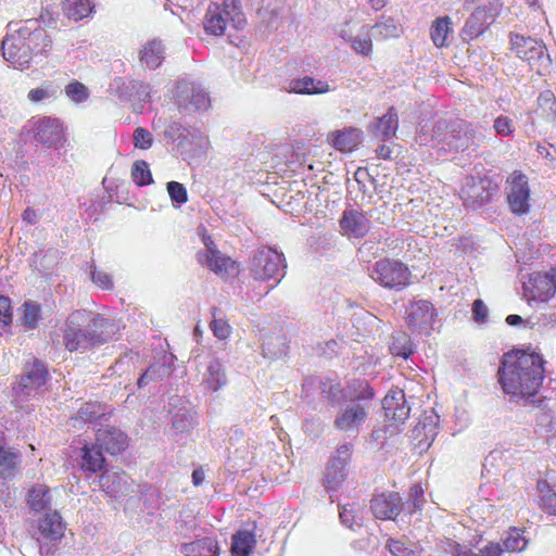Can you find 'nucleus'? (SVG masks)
Segmentation results:
<instances>
[{"mask_svg":"<svg viewBox=\"0 0 556 556\" xmlns=\"http://www.w3.org/2000/svg\"><path fill=\"white\" fill-rule=\"evenodd\" d=\"M8 27L12 33L3 38L1 49L4 60L14 68H29L33 63H39L49 55L52 39L38 20L11 22Z\"/></svg>","mask_w":556,"mask_h":556,"instance_id":"1","label":"nucleus"},{"mask_svg":"<svg viewBox=\"0 0 556 556\" xmlns=\"http://www.w3.org/2000/svg\"><path fill=\"white\" fill-rule=\"evenodd\" d=\"M498 375L503 391L513 400L529 399L536 394L542 384L543 359L536 353L505 355Z\"/></svg>","mask_w":556,"mask_h":556,"instance_id":"2","label":"nucleus"},{"mask_svg":"<svg viewBox=\"0 0 556 556\" xmlns=\"http://www.w3.org/2000/svg\"><path fill=\"white\" fill-rule=\"evenodd\" d=\"M416 141L444 152H470L478 147L476 127L464 119L441 118L433 125L422 124L417 130Z\"/></svg>","mask_w":556,"mask_h":556,"instance_id":"3","label":"nucleus"},{"mask_svg":"<svg viewBox=\"0 0 556 556\" xmlns=\"http://www.w3.org/2000/svg\"><path fill=\"white\" fill-rule=\"evenodd\" d=\"M115 326L100 314L79 309L66 319L63 329V343L71 352H85L105 343L114 334Z\"/></svg>","mask_w":556,"mask_h":556,"instance_id":"4","label":"nucleus"},{"mask_svg":"<svg viewBox=\"0 0 556 556\" xmlns=\"http://www.w3.org/2000/svg\"><path fill=\"white\" fill-rule=\"evenodd\" d=\"M527 546V540L522 535V531L519 529H511L507 532L503 539V546L498 543H489L483 548L479 549L478 553L467 548L465 545L445 539L440 542V549L451 556H501L503 552H520Z\"/></svg>","mask_w":556,"mask_h":556,"instance_id":"5","label":"nucleus"},{"mask_svg":"<svg viewBox=\"0 0 556 556\" xmlns=\"http://www.w3.org/2000/svg\"><path fill=\"white\" fill-rule=\"evenodd\" d=\"M287 262L283 253L270 247H261L249 262L250 275L260 281L274 280L271 288L277 286L286 275Z\"/></svg>","mask_w":556,"mask_h":556,"instance_id":"6","label":"nucleus"},{"mask_svg":"<svg viewBox=\"0 0 556 556\" xmlns=\"http://www.w3.org/2000/svg\"><path fill=\"white\" fill-rule=\"evenodd\" d=\"M319 389L323 397H325L329 405L336 406L341 400L346 402L363 403L365 406L371 407V401L375 396L372 388L367 380L354 379L341 388L340 383L330 379L320 380Z\"/></svg>","mask_w":556,"mask_h":556,"instance_id":"7","label":"nucleus"},{"mask_svg":"<svg viewBox=\"0 0 556 556\" xmlns=\"http://www.w3.org/2000/svg\"><path fill=\"white\" fill-rule=\"evenodd\" d=\"M369 276L381 287L400 291L409 285L412 274L401 261L382 258L371 266Z\"/></svg>","mask_w":556,"mask_h":556,"instance_id":"8","label":"nucleus"},{"mask_svg":"<svg viewBox=\"0 0 556 556\" xmlns=\"http://www.w3.org/2000/svg\"><path fill=\"white\" fill-rule=\"evenodd\" d=\"M510 41L517 56L528 62L536 74L543 76L548 73L552 61L542 41L518 34L513 35Z\"/></svg>","mask_w":556,"mask_h":556,"instance_id":"9","label":"nucleus"},{"mask_svg":"<svg viewBox=\"0 0 556 556\" xmlns=\"http://www.w3.org/2000/svg\"><path fill=\"white\" fill-rule=\"evenodd\" d=\"M228 24L240 29L245 25L242 10L226 8L224 4L211 3L206 10L203 26L207 34L213 36L224 35Z\"/></svg>","mask_w":556,"mask_h":556,"instance_id":"10","label":"nucleus"},{"mask_svg":"<svg viewBox=\"0 0 556 556\" xmlns=\"http://www.w3.org/2000/svg\"><path fill=\"white\" fill-rule=\"evenodd\" d=\"M337 412L333 427L349 434H357L366 422L371 407L363 403L346 402L341 400L336 406Z\"/></svg>","mask_w":556,"mask_h":556,"instance_id":"11","label":"nucleus"},{"mask_svg":"<svg viewBox=\"0 0 556 556\" xmlns=\"http://www.w3.org/2000/svg\"><path fill=\"white\" fill-rule=\"evenodd\" d=\"M501 7L497 0H489L477 7L460 30L463 40L470 41L482 35L500 14Z\"/></svg>","mask_w":556,"mask_h":556,"instance_id":"12","label":"nucleus"},{"mask_svg":"<svg viewBox=\"0 0 556 556\" xmlns=\"http://www.w3.org/2000/svg\"><path fill=\"white\" fill-rule=\"evenodd\" d=\"M48 377L47 366L42 362L34 359L31 364H26L24 374L13 387L15 397L21 401L35 397L46 384Z\"/></svg>","mask_w":556,"mask_h":556,"instance_id":"13","label":"nucleus"},{"mask_svg":"<svg viewBox=\"0 0 556 556\" xmlns=\"http://www.w3.org/2000/svg\"><path fill=\"white\" fill-rule=\"evenodd\" d=\"M497 190V185L486 177H467L460 188V198L464 205L476 210L490 202Z\"/></svg>","mask_w":556,"mask_h":556,"instance_id":"14","label":"nucleus"},{"mask_svg":"<svg viewBox=\"0 0 556 556\" xmlns=\"http://www.w3.org/2000/svg\"><path fill=\"white\" fill-rule=\"evenodd\" d=\"M437 317V309L427 300H414L406 308V323L413 332L430 334Z\"/></svg>","mask_w":556,"mask_h":556,"instance_id":"15","label":"nucleus"},{"mask_svg":"<svg viewBox=\"0 0 556 556\" xmlns=\"http://www.w3.org/2000/svg\"><path fill=\"white\" fill-rule=\"evenodd\" d=\"M175 99L178 108L187 112L207 110L211 103L207 92L188 80L177 83Z\"/></svg>","mask_w":556,"mask_h":556,"instance_id":"16","label":"nucleus"},{"mask_svg":"<svg viewBox=\"0 0 556 556\" xmlns=\"http://www.w3.org/2000/svg\"><path fill=\"white\" fill-rule=\"evenodd\" d=\"M507 201L510 211L517 215L529 212L530 189L528 178L520 172H514L507 179Z\"/></svg>","mask_w":556,"mask_h":556,"instance_id":"17","label":"nucleus"},{"mask_svg":"<svg viewBox=\"0 0 556 556\" xmlns=\"http://www.w3.org/2000/svg\"><path fill=\"white\" fill-rule=\"evenodd\" d=\"M352 445H340L336 455L330 459L325 473V488L328 491H337L346 478V466L351 459Z\"/></svg>","mask_w":556,"mask_h":556,"instance_id":"18","label":"nucleus"},{"mask_svg":"<svg viewBox=\"0 0 556 556\" xmlns=\"http://www.w3.org/2000/svg\"><path fill=\"white\" fill-rule=\"evenodd\" d=\"M204 245L205 251L198 253L199 262L202 265H205L223 278L236 276L238 274L236 263L230 257L222 254L210 238L204 239Z\"/></svg>","mask_w":556,"mask_h":556,"instance_id":"19","label":"nucleus"},{"mask_svg":"<svg viewBox=\"0 0 556 556\" xmlns=\"http://www.w3.org/2000/svg\"><path fill=\"white\" fill-rule=\"evenodd\" d=\"M525 290L530 298L540 302H547L556 292V268L547 273H534L525 283Z\"/></svg>","mask_w":556,"mask_h":556,"instance_id":"20","label":"nucleus"},{"mask_svg":"<svg viewBox=\"0 0 556 556\" xmlns=\"http://www.w3.org/2000/svg\"><path fill=\"white\" fill-rule=\"evenodd\" d=\"M33 132L36 142L48 148L58 147L63 140L62 125L58 118L41 117L35 121Z\"/></svg>","mask_w":556,"mask_h":556,"instance_id":"21","label":"nucleus"},{"mask_svg":"<svg viewBox=\"0 0 556 556\" xmlns=\"http://www.w3.org/2000/svg\"><path fill=\"white\" fill-rule=\"evenodd\" d=\"M340 226L345 236L363 238L370 229V220L364 212L351 208L343 212Z\"/></svg>","mask_w":556,"mask_h":556,"instance_id":"22","label":"nucleus"},{"mask_svg":"<svg viewBox=\"0 0 556 556\" xmlns=\"http://www.w3.org/2000/svg\"><path fill=\"white\" fill-rule=\"evenodd\" d=\"M98 446L111 455L125 451L128 445V437L121 429L106 427L99 429L96 434Z\"/></svg>","mask_w":556,"mask_h":556,"instance_id":"23","label":"nucleus"},{"mask_svg":"<svg viewBox=\"0 0 556 556\" xmlns=\"http://www.w3.org/2000/svg\"><path fill=\"white\" fill-rule=\"evenodd\" d=\"M370 508L376 518L387 520L394 519L403 508L397 493H382L371 500Z\"/></svg>","mask_w":556,"mask_h":556,"instance_id":"24","label":"nucleus"},{"mask_svg":"<svg viewBox=\"0 0 556 556\" xmlns=\"http://www.w3.org/2000/svg\"><path fill=\"white\" fill-rule=\"evenodd\" d=\"M399 128V115L394 106H390L386 114L376 117L368 126L369 131L381 141L392 139Z\"/></svg>","mask_w":556,"mask_h":556,"instance_id":"25","label":"nucleus"},{"mask_svg":"<svg viewBox=\"0 0 556 556\" xmlns=\"http://www.w3.org/2000/svg\"><path fill=\"white\" fill-rule=\"evenodd\" d=\"M99 486L109 496L119 498L129 491L128 476L123 471L104 470L99 477Z\"/></svg>","mask_w":556,"mask_h":556,"instance_id":"26","label":"nucleus"},{"mask_svg":"<svg viewBox=\"0 0 556 556\" xmlns=\"http://www.w3.org/2000/svg\"><path fill=\"white\" fill-rule=\"evenodd\" d=\"M382 407L386 416L394 421L403 422L409 416L410 408L406 404L402 390L390 391L382 401Z\"/></svg>","mask_w":556,"mask_h":556,"instance_id":"27","label":"nucleus"},{"mask_svg":"<svg viewBox=\"0 0 556 556\" xmlns=\"http://www.w3.org/2000/svg\"><path fill=\"white\" fill-rule=\"evenodd\" d=\"M286 89L289 92L300 94H324L332 90L326 80L315 79L309 76L290 80Z\"/></svg>","mask_w":556,"mask_h":556,"instance_id":"28","label":"nucleus"},{"mask_svg":"<svg viewBox=\"0 0 556 556\" xmlns=\"http://www.w3.org/2000/svg\"><path fill=\"white\" fill-rule=\"evenodd\" d=\"M102 448L98 446L97 441L93 444H85L81 447L80 468L86 472H101L105 466V458Z\"/></svg>","mask_w":556,"mask_h":556,"instance_id":"29","label":"nucleus"},{"mask_svg":"<svg viewBox=\"0 0 556 556\" xmlns=\"http://www.w3.org/2000/svg\"><path fill=\"white\" fill-rule=\"evenodd\" d=\"M38 531L41 536L49 541H58L64 535V525L58 511H47L39 520Z\"/></svg>","mask_w":556,"mask_h":556,"instance_id":"30","label":"nucleus"},{"mask_svg":"<svg viewBox=\"0 0 556 556\" xmlns=\"http://www.w3.org/2000/svg\"><path fill=\"white\" fill-rule=\"evenodd\" d=\"M227 381L224 364L217 358H211L203 374V384L212 391H218L227 384Z\"/></svg>","mask_w":556,"mask_h":556,"instance_id":"31","label":"nucleus"},{"mask_svg":"<svg viewBox=\"0 0 556 556\" xmlns=\"http://www.w3.org/2000/svg\"><path fill=\"white\" fill-rule=\"evenodd\" d=\"M185 556H218L219 547L214 538L205 536L180 546Z\"/></svg>","mask_w":556,"mask_h":556,"instance_id":"32","label":"nucleus"},{"mask_svg":"<svg viewBox=\"0 0 556 556\" xmlns=\"http://www.w3.org/2000/svg\"><path fill=\"white\" fill-rule=\"evenodd\" d=\"M165 59V47L161 40L148 41L140 51V62L150 70L161 66Z\"/></svg>","mask_w":556,"mask_h":556,"instance_id":"33","label":"nucleus"},{"mask_svg":"<svg viewBox=\"0 0 556 556\" xmlns=\"http://www.w3.org/2000/svg\"><path fill=\"white\" fill-rule=\"evenodd\" d=\"M174 355L164 356L162 363L152 364L138 379V388H143L151 381L163 380L172 374V361Z\"/></svg>","mask_w":556,"mask_h":556,"instance_id":"34","label":"nucleus"},{"mask_svg":"<svg viewBox=\"0 0 556 556\" xmlns=\"http://www.w3.org/2000/svg\"><path fill=\"white\" fill-rule=\"evenodd\" d=\"M448 16L438 17L430 27V38L437 48L447 47L451 42L453 29Z\"/></svg>","mask_w":556,"mask_h":556,"instance_id":"35","label":"nucleus"},{"mask_svg":"<svg viewBox=\"0 0 556 556\" xmlns=\"http://www.w3.org/2000/svg\"><path fill=\"white\" fill-rule=\"evenodd\" d=\"M18 463V453L7 446L4 440L0 438V477L2 479L13 478Z\"/></svg>","mask_w":556,"mask_h":556,"instance_id":"36","label":"nucleus"},{"mask_svg":"<svg viewBox=\"0 0 556 556\" xmlns=\"http://www.w3.org/2000/svg\"><path fill=\"white\" fill-rule=\"evenodd\" d=\"M362 131L357 128H345L332 134V144L337 150L343 152L353 151L359 143Z\"/></svg>","mask_w":556,"mask_h":556,"instance_id":"37","label":"nucleus"},{"mask_svg":"<svg viewBox=\"0 0 556 556\" xmlns=\"http://www.w3.org/2000/svg\"><path fill=\"white\" fill-rule=\"evenodd\" d=\"M389 349L393 356L407 359L415 353L416 346L408 333L395 331L391 337Z\"/></svg>","mask_w":556,"mask_h":556,"instance_id":"38","label":"nucleus"},{"mask_svg":"<svg viewBox=\"0 0 556 556\" xmlns=\"http://www.w3.org/2000/svg\"><path fill=\"white\" fill-rule=\"evenodd\" d=\"M27 503L35 513L50 511L51 496L49 489L43 484L31 486L27 494Z\"/></svg>","mask_w":556,"mask_h":556,"instance_id":"39","label":"nucleus"},{"mask_svg":"<svg viewBox=\"0 0 556 556\" xmlns=\"http://www.w3.org/2000/svg\"><path fill=\"white\" fill-rule=\"evenodd\" d=\"M386 547L392 556H421L422 548L407 538H389Z\"/></svg>","mask_w":556,"mask_h":556,"instance_id":"40","label":"nucleus"},{"mask_svg":"<svg viewBox=\"0 0 556 556\" xmlns=\"http://www.w3.org/2000/svg\"><path fill=\"white\" fill-rule=\"evenodd\" d=\"M256 544L255 534L250 530H239L232 535L231 555L250 556Z\"/></svg>","mask_w":556,"mask_h":556,"instance_id":"41","label":"nucleus"},{"mask_svg":"<svg viewBox=\"0 0 556 556\" xmlns=\"http://www.w3.org/2000/svg\"><path fill=\"white\" fill-rule=\"evenodd\" d=\"M60 94L61 88L55 83L45 80L38 87L28 91L27 99L31 103H43L56 99Z\"/></svg>","mask_w":556,"mask_h":556,"instance_id":"42","label":"nucleus"},{"mask_svg":"<svg viewBox=\"0 0 556 556\" xmlns=\"http://www.w3.org/2000/svg\"><path fill=\"white\" fill-rule=\"evenodd\" d=\"M339 517L341 523L353 531L363 526L362 509L355 503L340 506Z\"/></svg>","mask_w":556,"mask_h":556,"instance_id":"43","label":"nucleus"},{"mask_svg":"<svg viewBox=\"0 0 556 556\" xmlns=\"http://www.w3.org/2000/svg\"><path fill=\"white\" fill-rule=\"evenodd\" d=\"M402 33V28L391 17H382L372 26L371 36L375 39L386 40L389 38L399 37Z\"/></svg>","mask_w":556,"mask_h":556,"instance_id":"44","label":"nucleus"},{"mask_svg":"<svg viewBox=\"0 0 556 556\" xmlns=\"http://www.w3.org/2000/svg\"><path fill=\"white\" fill-rule=\"evenodd\" d=\"M62 10L70 20L79 21L89 15L91 5L89 0H65Z\"/></svg>","mask_w":556,"mask_h":556,"instance_id":"45","label":"nucleus"},{"mask_svg":"<svg viewBox=\"0 0 556 556\" xmlns=\"http://www.w3.org/2000/svg\"><path fill=\"white\" fill-rule=\"evenodd\" d=\"M195 425V413L188 408H180L172 417V426L176 433L189 432Z\"/></svg>","mask_w":556,"mask_h":556,"instance_id":"46","label":"nucleus"},{"mask_svg":"<svg viewBox=\"0 0 556 556\" xmlns=\"http://www.w3.org/2000/svg\"><path fill=\"white\" fill-rule=\"evenodd\" d=\"M536 489L540 494V506L549 515H556V493L546 480H539Z\"/></svg>","mask_w":556,"mask_h":556,"instance_id":"47","label":"nucleus"},{"mask_svg":"<svg viewBox=\"0 0 556 556\" xmlns=\"http://www.w3.org/2000/svg\"><path fill=\"white\" fill-rule=\"evenodd\" d=\"M539 110L549 122L556 121V98L551 90H544L538 98Z\"/></svg>","mask_w":556,"mask_h":556,"instance_id":"48","label":"nucleus"},{"mask_svg":"<svg viewBox=\"0 0 556 556\" xmlns=\"http://www.w3.org/2000/svg\"><path fill=\"white\" fill-rule=\"evenodd\" d=\"M198 527L195 516L190 509H182L179 514V518L176 520V529L179 534L187 538Z\"/></svg>","mask_w":556,"mask_h":556,"instance_id":"49","label":"nucleus"},{"mask_svg":"<svg viewBox=\"0 0 556 556\" xmlns=\"http://www.w3.org/2000/svg\"><path fill=\"white\" fill-rule=\"evenodd\" d=\"M40 312V305L35 302L26 301L23 304V314L21 319L25 328L35 329L38 326Z\"/></svg>","mask_w":556,"mask_h":556,"instance_id":"50","label":"nucleus"},{"mask_svg":"<svg viewBox=\"0 0 556 556\" xmlns=\"http://www.w3.org/2000/svg\"><path fill=\"white\" fill-rule=\"evenodd\" d=\"M131 178L137 186L150 185L153 179L149 164L142 160L136 161L131 167Z\"/></svg>","mask_w":556,"mask_h":556,"instance_id":"51","label":"nucleus"},{"mask_svg":"<svg viewBox=\"0 0 556 556\" xmlns=\"http://www.w3.org/2000/svg\"><path fill=\"white\" fill-rule=\"evenodd\" d=\"M64 91L66 97L75 103H83L87 101L90 96L88 87L78 80H73L67 84Z\"/></svg>","mask_w":556,"mask_h":556,"instance_id":"52","label":"nucleus"},{"mask_svg":"<svg viewBox=\"0 0 556 556\" xmlns=\"http://www.w3.org/2000/svg\"><path fill=\"white\" fill-rule=\"evenodd\" d=\"M212 316L213 319L210 324V327L214 336L219 340L227 339L231 332L229 324L218 315V309L215 307L212 309Z\"/></svg>","mask_w":556,"mask_h":556,"instance_id":"53","label":"nucleus"},{"mask_svg":"<svg viewBox=\"0 0 556 556\" xmlns=\"http://www.w3.org/2000/svg\"><path fill=\"white\" fill-rule=\"evenodd\" d=\"M103 415L104 413L100 404L86 403L79 408L75 419L84 422H92Z\"/></svg>","mask_w":556,"mask_h":556,"instance_id":"54","label":"nucleus"},{"mask_svg":"<svg viewBox=\"0 0 556 556\" xmlns=\"http://www.w3.org/2000/svg\"><path fill=\"white\" fill-rule=\"evenodd\" d=\"M166 189L174 206L179 207L188 201L187 189L182 184L169 181L166 185Z\"/></svg>","mask_w":556,"mask_h":556,"instance_id":"55","label":"nucleus"},{"mask_svg":"<svg viewBox=\"0 0 556 556\" xmlns=\"http://www.w3.org/2000/svg\"><path fill=\"white\" fill-rule=\"evenodd\" d=\"M371 37L368 30H364L362 34L356 35L351 39V46L356 53L368 55L371 52L372 43Z\"/></svg>","mask_w":556,"mask_h":556,"instance_id":"56","label":"nucleus"},{"mask_svg":"<svg viewBox=\"0 0 556 556\" xmlns=\"http://www.w3.org/2000/svg\"><path fill=\"white\" fill-rule=\"evenodd\" d=\"M410 501L403 505L404 509H407L408 514H414L419 510L424 504V490L419 484H414L409 490Z\"/></svg>","mask_w":556,"mask_h":556,"instance_id":"57","label":"nucleus"},{"mask_svg":"<svg viewBox=\"0 0 556 556\" xmlns=\"http://www.w3.org/2000/svg\"><path fill=\"white\" fill-rule=\"evenodd\" d=\"M134 146L137 149L147 150L152 147L153 136L152 134L142 127H137L134 130Z\"/></svg>","mask_w":556,"mask_h":556,"instance_id":"58","label":"nucleus"},{"mask_svg":"<svg viewBox=\"0 0 556 556\" xmlns=\"http://www.w3.org/2000/svg\"><path fill=\"white\" fill-rule=\"evenodd\" d=\"M90 278L94 285L102 289L111 290L113 288L112 277L103 271L99 270L94 265H90Z\"/></svg>","mask_w":556,"mask_h":556,"instance_id":"59","label":"nucleus"},{"mask_svg":"<svg viewBox=\"0 0 556 556\" xmlns=\"http://www.w3.org/2000/svg\"><path fill=\"white\" fill-rule=\"evenodd\" d=\"M471 312L472 319L475 323L482 325L488 321L489 308L482 300L477 299L473 301Z\"/></svg>","mask_w":556,"mask_h":556,"instance_id":"60","label":"nucleus"},{"mask_svg":"<svg viewBox=\"0 0 556 556\" xmlns=\"http://www.w3.org/2000/svg\"><path fill=\"white\" fill-rule=\"evenodd\" d=\"M493 127L495 132L503 137L509 136L514 131L513 119L504 115L496 117Z\"/></svg>","mask_w":556,"mask_h":556,"instance_id":"61","label":"nucleus"},{"mask_svg":"<svg viewBox=\"0 0 556 556\" xmlns=\"http://www.w3.org/2000/svg\"><path fill=\"white\" fill-rule=\"evenodd\" d=\"M0 323L4 326L12 323L11 300L4 295H0Z\"/></svg>","mask_w":556,"mask_h":556,"instance_id":"62","label":"nucleus"},{"mask_svg":"<svg viewBox=\"0 0 556 556\" xmlns=\"http://www.w3.org/2000/svg\"><path fill=\"white\" fill-rule=\"evenodd\" d=\"M132 90L136 91V97L138 100L148 102L151 98L152 88L150 85L141 83V81H134L131 84Z\"/></svg>","mask_w":556,"mask_h":556,"instance_id":"63","label":"nucleus"},{"mask_svg":"<svg viewBox=\"0 0 556 556\" xmlns=\"http://www.w3.org/2000/svg\"><path fill=\"white\" fill-rule=\"evenodd\" d=\"M56 251L50 250L45 253L37 254L35 262L38 263L41 267H43L45 270H48L54 265Z\"/></svg>","mask_w":556,"mask_h":556,"instance_id":"64","label":"nucleus"}]
</instances>
